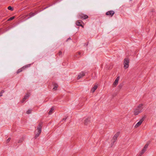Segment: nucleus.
<instances>
[{
	"instance_id": "f257e3e1",
	"label": "nucleus",
	"mask_w": 156,
	"mask_h": 156,
	"mask_svg": "<svg viewBox=\"0 0 156 156\" xmlns=\"http://www.w3.org/2000/svg\"><path fill=\"white\" fill-rule=\"evenodd\" d=\"M130 59L128 58H125L123 61V68L124 69H128L129 66Z\"/></svg>"
},
{
	"instance_id": "f03ea898",
	"label": "nucleus",
	"mask_w": 156,
	"mask_h": 156,
	"mask_svg": "<svg viewBox=\"0 0 156 156\" xmlns=\"http://www.w3.org/2000/svg\"><path fill=\"white\" fill-rule=\"evenodd\" d=\"M42 126L40 124L37 127V129L35 131V138H37L40 135L41 131Z\"/></svg>"
},
{
	"instance_id": "7ed1b4c3",
	"label": "nucleus",
	"mask_w": 156,
	"mask_h": 156,
	"mask_svg": "<svg viewBox=\"0 0 156 156\" xmlns=\"http://www.w3.org/2000/svg\"><path fill=\"white\" fill-rule=\"evenodd\" d=\"M120 79V77L119 76H118L115 80L114 81L112 86L113 87H116L119 83V82Z\"/></svg>"
},
{
	"instance_id": "20e7f679",
	"label": "nucleus",
	"mask_w": 156,
	"mask_h": 156,
	"mask_svg": "<svg viewBox=\"0 0 156 156\" xmlns=\"http://www.w3.org/2000/svg\"><path fill=\"white\" fill-rule=\"evenodd\" d=\"M91 122V119L90 117L86 118L83 121V124L86 126L90 124Z\"/></svg>"
},
{
	"instance_id": "39448f33",
	"label": "nucleus",
	"mask_w": 156,
	"mask_h": 156,
	"mask_svg": "<svg viewBox=\"0 0 156 156\" xmlns=\"http://www.w3.org/2000/svg\"><path fill=\"white\" fill-rule=\"evenodd\" d=\"M142 112L141 110H140L138 108L136 109L133 111V114L135 115H138L139 113Z\"/></svg>"
},
{
	"instance_id": "423d86ee",
	"label": "nucleus",
	"mask_w": 156,
	"mask_h": 156,
	"mask_svg": "<svg viewBox=\"0 0 156 156\" xmlns=\"http://www.w3.org/2000/svg\"><path fill=\"white\" fill-rule=\"evenodd\" d=\"M148 146V144H146L145 145L141 151V153L142 154H143L146 151Z\"/></svg>"
},
{
	"instance_id": "0eeeda50",
	"label": "nucleus",
	"mask_w": 156,
	"mask_h": 156,
	"mask_svg": "<svg viewBox=\"0 0 156 156\" xmlns=\"http://www.w3.org/2000/svg\"><path fill=\"white\" fill-rule=\"evenodd\" d=\"M143 122L142 120H140L138 122H137L134 126L135 128H137L139 127L142 124Z\"/></svg>"
},
{
	"instance_id": "6e6552de",
	"label": "nucleus",
	"mask_w": 156,
	"mask_h": 156,
	"mask_svg": "<svg viewBox=\"0 0 156 156\" xmlns=\"http://www.w3.org/2000/svg\"><path fill=\"white\" fill-rule=\"evenodd\" d=\"M118 137V135L117 134H115L114 136L111 140V142L113 144H114L116 141Z\"/></svg>"
},
{
	"instance_id": "1a4fd4ad",
	"label": "nucleus",
	"mask_w": 156,
	"mask_h": 156,
	"mask_svg": "<svg viewBox=\"0 0 156 156\" xmlns=\"http://www.w3.org/2000/svg\"><path fill=\"white\" fill-rule=\"evenodd\" d=\"M85 73H84L82 72L80 73L77 76V79L79 80L85 76Z\"/></svg>"
},
{
	"instance_id": "9d476101",
	"label": "nucleus",
	"mask_w": 156,
	"mask_h": 156,
	"mask_svg": "<svg viewBox=\"0 0 156 156\" xmlns=\"http://www.w3.org/2000/svg\"><path fill=\"white\" fill-rule=\"evenodd\" d=\"M53 87L52 88V90L53 91H55L58 89V85L57 83H53Z\"/></svg>"
},
{
	"instance_id": "9b49d317",
	"label": "nucleus",
	"mask_w": 156,
	"mask_h": 156,
	"mask_svg": "<svg viewBox=\"0 0 156 156\" xmlns=\"http://www.w3.org/2000/svg\"><path fill=\"white\" fill-rule=\"evenodd\" d=\"M114 13V12L113 11H108L106 12V15H107L112 16Z\"/></svg>"
},
{
	"instance_id": "f8f14e48",
	"label": "nucleus",
	"mask_w": 156,
	"mask_h": 156,
	"mask_svg": "<svg viewBox=\"0 0 156 156\" xmlns=\"http://www.w3.org/2000/svg\"><path fill=\"white\" fill-rule=\"evenodd\" d=\"M98 87V85L97 84L94 85L91 90V92L93 93L97 89Z\"/></svg>"
},
{
	"instance_id": "ddd939ff",
	"label": "nucleus",
	"mask_w": 156,
	"mask_h": 156,
	"mask_svg": "<svg viewBox=\"0 0 156 156\" xmlns=\"http://www.w3.org/2000/svg\"><path fill=\"white\" fill-rule=\"evenodd\" d=\"M54 109L53 107L51 108L49 110L48 114L49 115H51L53 112Z\"/></svg>"
},
{
	"instance_id": "4468645a",
	"label": "nucleus",
	"mask_w": 156,
	"mask_h": 156,
	"mask_svg": "<svg viewBox=\"0 0 156 156\" xmlns=\"http://www.w3.org/2000/svg\"><path fill=\"white\" fill-rule=\"evenodd\" d=\"M82 23L81 20H78L76 23V24L77 25L81 26L82 27H83Z\"/></svg>"
},
{
	"instance_id": "2eb2a0df",
	"label": "nucleus",
	"mask_w": 156,
	"mask_h": 156,
	"mask_svg": "<svg viewBox=\"0 0 156 156\" xmlns=\"http://www.w3.org/2000/svg\"><path fill=\"white\" fill-rule=\"evenodd\" d=\"M143 104L142 103L139 104L137 107L138 109L141 110V109L143 108Z\"/></svg>"
},
{
	"instance_id": "dca6fc26",
	"label": "nucleus",
	"mask_w": 156,
	"mask_h": 156,
	"mask_svg": "<svg viewBox=\"0 0 156 156\" xmlns=\"http://www.w3.org/2000/svg\"><path fill=\"white\" fill-rule=\"evenodd\" d=\"M81 16V17L83 19H86L88 18V16L85 15H82Z\"/></svg>"
},
{
	"instance_id": "f3484780",
	"label": "nucleus",
	"mask_w": 156,
	"mask_h": 156,
	"mask_svg": "<svg viewBox=\"0 0 156 156\" xmlns=\"http://www.w3.org/2000/svg\"><path fill=\"white\" fill-rule=\"evenodd\" d=\"M8 9L9 10H11V11H12L13 10V9L12 7L10 6H9L8 7Z\"/></svg>"
},
{
	"instance_id": "a211bd4d",
	"label": "nucleus",
	"mask_w": 156,
	"mask_h": 156,
	"mask_svg": "<svg viewBox=\"0 0 156 156\" xmlns=\"http://www.w3.org/2000/svg\"><path fill=\"white\" fill-rule=\"evenodd\" d=\"M14 16H12V17H11V18H9L8 20V21H10V20H11L13 19H14Z\"/></svg>"
},
{
	"instance_id": "6ab92c4d",
	"label": "nucleus",
	"mask_w": 156,
	"mask_h": 156,
	"mask_svg": "<svg viewBox=\"0 0 156 156\" xmlns=\"http://www.w3.org/2000/svg\"><path fill=\"white\" fill-rule=\"evenodd\" d=\"M11 138H9L7 140L6 142L7 143H9L11 140Z\"/></svg>"
},
{
	"instance_id": "aec40b11",
	"label": "nucleus",
	"mask_w": 156,
	"mask_h": 156,
	"mask_svg": "<svg viewBox=\"0 0 156 156\" xmlns=\"http://www.w3.org/2000/svg\"><path fill=\"white\" fill-rule=\"evenodd\" d=\"M25 98H23V101H24V100H25Z\"/></svg>"
},
{
	"instance_id": "412c9836",
	"label": "nucleus",
	"mask_w": 156,
	"mask_h": 156,
	"mask_svg": "<svg viewBox=\"0 0 156 156\" xmlns=\"http://www.w3.org/2000/svg\"><path fill=\"white\" fill-rule=\"evenodd\" d=\"M59 53H60V54H61V51L59 52Z\"/></svg>"
}]
</instances>
